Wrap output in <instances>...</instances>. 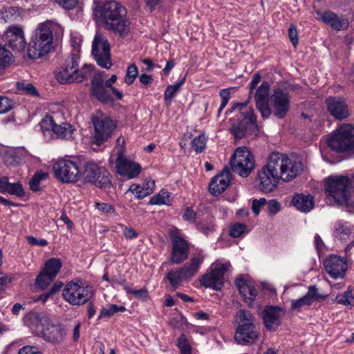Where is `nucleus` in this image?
I'll list each match as a JSON object with an SVG mask.
<instances>
[{"label":"nucleus","mask_w":354,"mask_h":354,"mask_svg":"<svg viewBox=\"0 0 354 354\" xmlns=\"http://www.w3.org/2000/svg\"><path fill=\"white\" fill-rule=\"evenodd\" d=\"M124 6L115 1L104 2L94 11L97 21L106 29L124 37L130 32V22Z\"/></svg>","instance_id":"nucleus-1"},{"label":"nucleus","mask_w":354,"mask_h":354,"mask_svg":"<svg viewBox=\"0 0 354 354\" xmlns=\"http://www.w3.org/2000/svg\"><path fill=\"white\" fill-rule=\"evenodd\" d=\"M62 32L63 28L57 23L47 21L39 24L29 42L28 57L37 59L48 54L53 49V35L58 36Z\"/></svg>","instance_id":"nucleus-2"},{"label":"nucleus","mask_w":354,"mask_h":354,"mask_svg":"<svg viewBox=\"0 0 354 354\" xmlns=\"http://www.w3.org/2000/svg\"><path fill=\"white\" fill-rule=\"evenodd\" d=\"M80 57L72 53L64 63L55 71L56 80L61 84L80 83L88 78L92 71L91 65L79 66Z\"/></svg>","instance_id":"nucleus-3"},{"label":"nucleus","mask_w":354,"mask_h":354,"mask_svg":"<svg viewBox=\"0 0 354 354\" xmlns=\"http://www.w3.org/2000/svg\"><path fill=\"white\" fill-rule=\"evenodd\" d=\"M238 326L234 339L240 345L254 344L259 336V333L254 324V316L249 311L239 310L236 315Z\"/></svg>","instance_id":"nucleus-4"},{"label":"nucleus","mask_w":354,"mask_h":354,"mask_svg":"<svg viewBox=\"0 0 354 354\" xmlns=\"http://www.w3.org/2000/svg\"><path fill=\"white\" fill-rule=\"evenodd\" d=\"M205 257L201 253L194 254L189 263L184 266L169 270L165 276L164 280L169 281L174 290L182 286L184 281H189L199 271Z\"/></svg>","instance_id":"nucleus-5"},{"label":"nucleus","mask_w":354,"mask_h":354,"mask_svg":"<svg viewBox=\"0 0 354 354\" xmlns=\"http://www.w3.org/2000/svg\"><path fill=\"white\" fill-rule=\"evenodd\" d=\"M349 179L347 176H329L326 180L325 192L340 206L348 205L350 203Z\"/></svg>","instance_id":"nucleus-6"},{"label":"nucleus","mask_w":354,"mask_h":354,"mask_svg":"<svg viewBox=\"0 0 354 354\" xmlns=\"http://www.w3.org/2000/svg\"><path fill=\"white\" fill-rule=\"evenodd\" d=\"M272 159L274 162L280 179L289 182L300 175L304 170L301 162L291 159L279 153H272Z\"/></svg>","instance_id":"nucleus-7"},{"label":"nucleus","mask_w":354,"mask_h":354,"mask_svg":"<svg viewBox=\"0 0 354 354\" xmlns=\"http://www.w3.org/2000/svg\"><path fill=\"white\" fill-rule=\"evenodd\" d=\"M231 170L239 176H249L255 167V160L250 151L245 147H238L230 160Z\"/></svg>","instance_id":"nucleus-8"},{"label":"nucleus","mask_w":354,"mask_h":354,"mask_svg":"<svg viewBox=\"0 0 354 354\" xmlns=\"http://www.w3.org/2000/svg\"><path fill=\"white\" fill-rule=\"evenodd\" d=\"M62 295L70 304L81 306L90 300L93 295V290L91 286H84L79 280H73L66 283Z\"/></svg>","instance_id":"nucleus-9"},{"label":"nucleus","mask_w":354,"mask_h":354,"mask_svg":"<svg viewBox=\"0 0 354 354\" xmlns=\"http://www.w3.org/2000/svg\"><path fill=\"white\" fill-rule=\"evenodd\" d=\"M328 145L338 153L354 152V127L348 124H342L328 139Z\"/></svg>","instance_id":"nucleus-10"},{"label":"nucleus","mask_w":354,"mask_h":354,"mask_svg":"<svg viewBox=\"0 0 354 354\" xmlns=\"http://www.w3.org/2000/svg\"><path fill=\"white\" fill-rule=\"evenodd\" d=\"M82 176L86 182L100 188L110 187L111 185V174L109 171L92 161H88L84 165Z\"/></svg>","instance_id":"nucleus-11"},{"label":"nucleus","mask_w":354,"mask_h":354,"mask_svg":"<svg viewBox=\"0 0 354 354\" xmlns=\"http://www.w3.org/2000/svg\"><path fill=\"white\" fill-rule=\"evenodd\" d=\"M171 241V263L180 264L185 261L189 255V247L188 242L183 236L180 230L175 226L168 230Z\"/></svg>","instance_id":"nucleus-12"},{"label":"nucleus","mask_w":354,"mask_h":354,"mask_svg":"<svg viewBox=\"0 0 354 354\" xmlns=\"http://www.w3.org/2000/svg\"><path fill=\"white\" fill-rule=\"evenodd\" d=\"M233 110H239L240 116L238 118L240 122L238 124H234L230 128V132L237 139L243 138L245 135V124H250L257 127V118L254 113L252 107L248 106V102L243 103H236L233 107Z\"/></svg>","instance_id":"nucleus-13"},{"label":"nucleus","mask_w":354,"mask_h":354,"mask_svg":"<svg viewBox=\"0 0 354 354\" xmlns=\"http://www.w3.org/2000/svg\"><path fill=\"white\" fill-rule=\"evenodd\" d=\"M92 121L95 128L92 142L100 146L111 137L116 127V124L109 116L102 115L100 112L93 117Z\"/></svg>","instance_id":"nucleus-14"},{"label":"nucleus","mask_w":354,"mask_h":354,"mask_svg":"<svg viewBox=\"0 0 354 354\" xmlns=\"http://www.w3.org/2000/svg\"><path fill=\"white\" fill-rule=\"evenodd\" d=\"M53 171L55 178L62 183H74L80 176L77 163L69 159H59L53 164Z\"/></svg>","instance_id":"nucleus-15"},{"label":"nucleus","mask_w":354,"mask_h":354,"mask_svg":"<svg viewBox=\"0 0 354 354\" xmlns=\"http://www.w3.org/2000/svg\"><path fill=\"white\" fill-rule=\"evenodd\" d=\"M92 55L97 64L104 68H110L112 66L110 53V44L106 37L97 32L92 43Z\"/></svg>","instance_id":"nucleus-16"},{"label":"nucleus","mask_w":354,"mask_h":354,"mask_svg":"<svg viewBox=\"0 0 354 354\" xmlns=\"http://www.w3.org/2000/svg\"><path fill=\"white\" fill-rule=\"evenodd\" d=\"M257 178L259 188L263 192H271L277 186L280 177L271 155L268 164L258 171Z\"/></svg>","instance_id":"nucleus-17"},{"label":"nucleus","mask_w":354,"mask_h":354,"mask_svg":"<svg viewBox=\"0 0 354 354\" xmlns=\"http://www.w3.org/2000/svg\"><path fill=\"white\" fill-rule=\"evenodd\" d=\"M230 266L229 263H216L209 272L201 276L199 279L202 286L219 290L224 283V274Z\"/></svg>","instance_id":"nucleus-18"},{"label":"nucleus","mask_w":354,"mask_h":354,"mask_svg":"<svg viewBox=\"0 0 354 354\" xmlns=\"http://www.w3.org/2000/svg\"><path fill=\"white\" fill-rule=\"evenodd\" d=\"M270 102L274 115L279 119L283 118L290 109V96L288 91L280 88L273 90Z\"/></svg>","instance_id":"nucleus-19"},{"label":"nucleus","mask_w":354,"mask_h":354,"mask_svg":"<svg viewBox=\"0 0 354 354\" xmlns=\"http://www.w3.org/2000/svg\"><path fill=\"white\" fill-rule=\"evenodd\" d=\"M326 104L328 111L336 120H342L351 115L348 104L340 97H328L326 100Z\"/></svg>","instance_id":"nucleus-20"},{"label":"nucleus","mask_w":354,"mask_h":354,"mask_svg":"<svg viewBox=\"0 0 354 354\" xmlns=\"http://www.w3.org/2000/svg\"><path fill=\"white\" fill-rule=\"evenodd\" d=\"M326 272L333 279L343 278L347 270L346 259L332 254L324 263Z\"/></svg>","instance_id":"nucleus-21"},{"label":"nucleus","mask_w":354,"mask_h":354,"mask_svg":"<svg viewBox=\"0 0 354 354\" xmlns=\"http://www.w3.org/2000/svg\"><path fill=\"white\" fill-rule=\"evenodd\" d=\"M115 165L117 172L128 178L136 177L141 171L140 165L126 158L122 150L118 153Z\"/></svg>","instance_id":"nucleus-22"},{"label":"nucleus","mask_w":354,"mask_h":354,"mask_svg":"<svg viewBox=\"0 0 354 354\" xmlns=\"http://www.w3.org/2000/svg\"><path fill=\"white\" fill-rule=\"evenodd\" d=\"M269 91V84L267 82H264L257 89L254 95L256 107L257 110L261 113V116L263 119L269 118V116L271 114V109L268 104Z\"/></svg>","instance_id":"nucleus-23"},{"label":"nucleus","mask_w":354,"mask_h":354,"mask_svg":"<svg viewBox=\"0 0 354 354\" xmlns=\"http://www.w3.org/2000/svg\"><path fill=\"white\" fill-rule=\"evenodd\" d=\"M5 39L13 50L21 51L26 46L24 33L19 26H10L5 32Z\"/></svg>","instance_id":"nucleus-24"},{"label":"nucleus","mask_w":354,"mask_h":354,"mask_svg":"<svg viewBox=\"0 0 354 354\" xmlns=\"http://www.w3.org/2000/svg\"><path fill=\"white\" fill-rule=\"evenodd\" d=\"M40 334L46 341L58 344L63 341L66 330L64 326L60 324H53L49 319Z\"/></svg>","instance_id":"nucleus-25"},{"label":"nucleus","mask_w":354,"mask_h":354,"mask_svg":"<svg viewBox=\"0 0 354 354\" xmlns=\"http://www.w3.org/2000/svg\"><path fill=\"white\" fill-rule=\"evenodd\" d=\"M283 310L277 306H269L263 312V322L267 329L275 330L281 324Z\"/></svg>","instance_id":"nucleus-26"},{"label":"nucleus","mask_w":354,"mask_h":354,"mask_svg":"<svg viewBox=\"0 0 354 354\" xmlns=\"http://www.w3.org/2000/svg\"><path fill=\"white\" fill-rule=\"evenodd\" d=\"M235 284L245 302L251 304L257 295V290L254 286L241 277L236 279Z\"/></svg>","instance_id":"nucleus-27"},{"label":"nucleus","mask_w":354,"mask_h":354,"mask_svg":"<svg viewBox=\"0 0 354 354\" xmlns=\"http://www.w3.org/2000/svg\"><path fill=\"white\" fill-rule=\"evenodd\" d=\"M49 319L37 312H30L26 316V324L33 331L41 333V330L47 324Z\"/></svg>","instance_id":"nucleus-28"},{"label":"nucleus","mask_w":354,"mask_h":354,"mask_svg":"<svg viewBox=\"0 0 354 354\" xmlns=\"http://www.w3.org/2000/svg\"><path fill=\"white\" fill-rule=\"evenodd\" d=\"M230 181V180L227 172H223L214 176L209 185V192L215 196L221 194L229 186Z\"/></svg>","instance_id":"nucleus-29"},{"label":"nucleus","mask_w":354,"mask_h":354,"mask_svg":"<svg viewBox=\"0 0 354 354\" xmlns=\"http://www.w3.org/2000/svg\"><path fill=\"white\" fill-rule=\"evenodd\" d=\"M292 205L300 212L308 213L314 207V198L311 195L296 194L292 200Z\"/></svg>","instance_id":"nucleus-30"},{"label":"nucleus","mask_w":354,"mask_h":354,"mask_svg":"<svg viewBox=\"0 0 354 354\" xmlns=\"http://www.w3.org/2000/svg\"><path fill=\"white\" fill-rule=\"evenodd\" d=\"M0 192L3 194L8 193L19 198H21L25 195L22 185L19 182L15 183H10L8 178L6 176L0 178Z\"/></svg>","instance_id":"nucleus-31"},{"label":"nucleus","mask_w":354,"mask_h":354,"mask_svg":"<svg viewBox=\"0 0 354 354\" xmlns=\"http://www.w3.org/2000/svg\"><path fill=\"white\" fill-rule=\"evenodd\" d=\"M352 226L348 222L339 221L334 226V236L341 241H347L352 236Z\"/></svg>","instance_id":"nucleus-32"},{"label":"nucleus","mask_w":354,"mask_h":354,"mask_svg":"<svg viewBox=\"0 0 354 354\" xmlns=\"http://www.w3.org/2000/svg\"><path fill=\"white\" fill-rule=\"evenodd\" d=\"M62 266V263L60 259L51 258L46 262L41 271L48 274V276L50 275L53 278H55Z\"/></svg>","instance_id":"nucleus-33"},{"label":"nucleus","mask_w":354,"mask_h":354,"mask_svg":"<svg viewBox=\"0 0 354 354\" xmlns=\"http://www.w3.org/2000/svg\"><path fill=\"white\" fill-rule=\"evenodd\" d=\"M106 88L105 86L91 88V93L100 102H111L114 99L111 97Z\"/></svg>","instance_id":"nucleus-34"},{"label":"nucleus","mask_w":354,"mask_h":354,"mask_svg":"<svg viewBox=\"0 0 354 354\" xmlns=\"http://www.w3.org/2000/svg\"><path fill=\"white\" fill-rule=\"evenodd\" d=\"M74 130L75 129L70 124L63 123L62 124L57 125V127H55V133L59 138L70 139L73 136Z\"/></svg>","instance_id":"nucleus-35"},{"label":"nucleus","mask_w":354,"mask_h":354,"mask_svg":"<svg viewBox=\"0 0 354 354\" xmlns=\"http://www.w3.org/2000/svg\"><path fill=\"white\" fill-rule=\"evenodd\" d=\"M19 15L18 9L15 7H7L0 11V19L5 23L16 20Z\"/></svg>","instance_id":"nucleus-36"},{"label":"nucleus","mask_w":354,"mask_h":354,"mask_svg":"<svg viewBox=\"0 0 354 354\" xmlns=\"http://www.w3.org/2000/svg\"><path fill=\"white\" fill-rule=\"evenodd\" d=\"M185 79L186 77L185 76L178 83L173 85H169L166 88L164 93L165 100L171 101L175 97L176 93L178 92L181 86L185 83Z\"/></svg>","instance_id":"nucleus-37"},{"label":"nucleus","mask_w":354,"mask_h":354,"mask_svg":"<svg viewBox=\"0 0 354 354\" xmlns=\"http://www.w3.org/2000/svg\"><path fill=\"white\" fill-rule=\"evenodd\" d=\"M12 62V53L0 44V70L7 67Z\"/></svg>","instance_id":"nucleus-38"},{"label":"nucleus","mask_w":354,"mask_h":354,"mask_svg":"<svg viewBox=\"0 0 354 354\" xmlns=\"http://www.w3.org/2000/svg\"><path fill=\"white\" fill-rule=\"evenodd\" d=\"M47 177V173L41 171H37L29 181L30 189L33 192H38L40 189V181L46 179Z\"/></svg>","instance_id":"nucleus-39"},{"label":"nucleus","mask_w":354,"mask_h":354,"mask_svg":"<svg viewBox=\"0 0 354 354\" xmlns=\"http://www.w3.org/2000/svg\"><path fill=\"white\" fill-rule=\"evenodd\" d=\"M51 276L48 274L41 272L36 278L35 285L40 289H46L48 285L54 280Z\"/></svg>","instance_id":"nucleus-40"},{"label":"nucleus","mask_w":354,"mask_h":354,"mask_svg":"<svg viewBox=\"0 0 354 354\" xmlns=\"http://www.w3.org/2000/svg\"><path fill=\"white\" fill-rule=\"evenodd\" d=\"M125 310V308L122 306H118L116 304H112L109 308H104L102 309L98 319L103 317H109L113 315L115 313L120 311L123 312Z\"/></svg>","instance_id":"nucleus-41"},{"label":"nucleus","mask_w":354,"mask_h":354,"mask_svg":"<svg viewBox=\"0 0 354 354\" xmlns=\"http://www.w3.org/2000/svg\"><path fill=\"white\" fill-rule=\"evenodd\" d=\"M129 191L131 192L136 198H144L150 194H151V188H145L139 185L133 184L129 187Z\"/></svg>","instance_id":"nucleus-42"},{"label":"nucleus","mask_w":354,"mask_h":354,"mask_svg":"<svg viewBox=\"0 0 354 354\" xmlns=\"http://www.w3.org/2000/svg\"><path fill=\"white\" fill-rule=\"evenodd\" d=\"M138 73V68L135 64H131L127 69L124 82L131 85L133 83Z\"/></svg>","instance_id":"nucleus-43"},{"label":"nucleus","mask_w":354,"mask_h":354,"mask_svg":"<svg viewBox=\"0 0 354 354\" xmlns=\"http://www.w3.org/2000/svg\"><path fill=\"white\" fill-rule=\"evenodd\" d=\"M124 290L127 294H133L135 297L140 300H145L149 297V292L147 288L133 290L129 286H125Z\"/></svg>","instance_id":"nucleus-44"},{"label":"nucleus","mask_w":354,"mask_h":354,"mask_svg":"<svg viewBox=\"0 0 354 354\" xmlns=\"http://www.w3.org/2000/svg\"><path fill=\"white\" fill-rule=\"evenodd\" d=\"M206 138L203 135H199L196 137L192 142V147L197 153H201L206 146Z\"/></svg>","instance_id":"nucleus-45"},{"label":"nucleus","mask_w":354,"mask_h":354,"mask_svg":"<svg viewBox=\"0 0 354 354\" xmlns=\"http://www.w3.org/2000/svg\"><path fill=\"white\" fill-rule=\"evenodd\" d=\"M57 125L53 115H46L40 122L41 129L44 131H51L54 133L55 131V127H57Z\"/></svg>","instance_id":"nucleus-46"},{"label":"nucleus","mask_w":354,"mask_h":354,"mask_svg":"<svg viewBox=\"0 0 354 354\" xmlns=\"http://www.w3.org/2000/svg\"><path fill=\"white\" fill-rule=\"evenodd\" d=\"M169 203V195L167 192H161L152 196L149 201L151 205H167Z\"/></svg>","instance_id":"nucleus-47"},{"label":"nucleus","mask_w":354,"mask_h":354,"mask_svg":"<svg viewBox=\"0 0 354 354\" xmlns=\"http://www.w3.org/2000/svg\"><path fill=\"white\" fill-rule=\"evenodd\" d=\"M17 87L19 91L31 96H37L38 91L32 84H26L24 82H17Z\"/></svg>","instance_id":"nucleus-48"},{"label":"nucleus","mask_w":354,"mask_h":354,"mask_svg":"<svg viewBox=\"0 0 354 354\" xmlns=\"http://www.w3.org/2000/svg\"><path fill=\"white\" fill-rule=\"evenodd\" d=\"M214 226V225L213 223L212 218L210 217H208L206 221L200 222L197 225V228L198 230H200L203 234H208L209 232H213Z\"/></svg>","instance_id":"nucleus-49"},{"label":"nucleus","mask_w":354,"mask_h":354,"mask_svg":"<svg viewBox=\"0 0 354 354\" xmlns=\"http://www.w3.org/2000/svg\"><path fill=\"white\" fill-rule=\"evenodd\" d=\"M306 296L309 297L310 304H312L315 300L325 299L327 298L328 295L319 294L318 292V289L315 287V286H311L308 288V291Z\"/></svg>","instance_id":"nucleus-50"},{"label":"nucleus","mask_w":354,"mask_h":354,"mask_svg":"<svg viewBox=\"0 0 354 354\" xmlns=\"http://www.w3.org/2000/svg\"><path fill=\"white\" fill-rule=\"evenodd\" d=\"M246 225L240 223L233 225L230 230V235L233 238L240 237L246 231Z\"/></svg>","instance_id":"nucleus-51"},{"label":"nucleus","mask_w":354,"mask_h":354,"mask_svg":"<svg viewBox=\"0 0 354 354\" xmlns=\"http://www.w3.org/2000/svg\"><path fill=\"white\" fill-rule=\"evenodd\" d=\"M348 20L344 17H339L336 16V19L333 21L331 24V28L336 30H342L346 29L348 27Z\"/></svg>","instance_id":"nucleus-52"},{"label":"nucleus","mask_w":354,"mask_h":354,"mask_svg":"<svg viewBox=\"0 0 354 354\" xmlns=\"http://www.w3.org/2000/svg\"><path fill=\"white\" fill-rule=\"evenodd\" d=\"M310 301L308 297L304 295L299 299H295L291 301V310H298L302 306L310 305Z\"/></svg>","instance_id":"nucleus-53"},{"label":"nucleus","mask_w":354,"mask_h":354,"mask_svg":"<svg viewBox=\"0 0 354 354\" xmlns=\"http://www.w3.org/2000/svg\"><path fill=\"white\" fill-rule=\"evenodd\" d=\"M177 346L180 349V352L185 353L192 351V347L188 342L187 339L184 334H182L177 340Z\"/></svg>","instance_id":"nucleus-54"},{"label":"nucleus","mask_w":354,"mask_h":354,"mask_svg":"<svg viewBox=\"0 0 354 354\" xmlns=\"http://www.w3.org/2000/svg\"><path fill=\"white\" fill-rule=\"evenodd\" d=\"M13 108L11 100L8 97L0 96V114H3Z\"/></svg>","instance_id":"nucleus-55"},{"label":"nucleus","mask_w":354,"mask_h":354,"mask_svg":"<svg viewBox=\"0 0 354 354\" xmlns=\"http://www.w3.org/2000/svg\"><path fill=\"white\" fill-rule=\"evenodd\" d=\"M104 75H105V73L104 72H101L96 73L94 75L93 80H91V88L105 86Z\"/></svg>","instance_id":"nucleus-56"},{"label":"nucleus","mask_w":354,"mask_h":354,"mask_svg":"<svg viewBox=\"0 0 354 354\" xmlns=\"http://www.w3.org/2000/svg\"><path fill=\"white\" fill-rule=\"evenodd\" d=\"M79 0H54L60 7L65 10H72L77 4Z\"/></svg>","instance_id":"nucleus-57"},{"label":"nucleus","mask_w":354,"mask_h":354,"mask_svg":"<svg viewBox=\"0 0 354 354\" xmlns=\"http://www.w3.org/2000/svg\"><path fill=\"white\" fill-rule=\"evenodd\" d=\"M288 36L292 44L296 47L298 44V36L297 28L294 24H291L288 28Z\"/></svg>","instance_id":"nucleus-58"},{"label":"nucleus","mask_w":354,"mask_h":354,"mask_svg":"<svg viewBox=\"0 0 354 354\" xmlns=\"http://www.w3.org/2000/svg\"><path fill=\"white\" fill-rule=\"evenodd\" d=\"M267 201L265 198H261L259 200L254 199L252 201V209L253 212L258 215L261 211V207L266 204Z\"/></svg>","instance_id":"nucleus-59"},{"label":"nucleus","mask_w":354,"mask_h":354,"mask_svg":"<svg viewBox=\"0 0 354 354\" xmlns=\"http://www.w3.org/2000/svg\"><path fill=\"white\" fill-rule=\"evenodd\" d=\"M337 15L332 11H326L321 14L320 19L326 24L331 26L336 19Z\"/></svg>","instance_id":"nucleus-60"},{"label":"nucleus","mask_w":354,"mask_h":354,"mask_svg":"<svg viewBox=\"0 0 354 354\" xmlns=\"http://www.w3.org/2000/svg\"><path fill=\"white\" fill-rule=\"evenodd\" d=\"M281 208L280 203L275 199H272L268 202V209L272 214H275L279 212Z\"/></svg>","instance_id":"nucleus-61"},{"label":"nucleus","mask_w":354,"mask_h":354,"mask_svg":"<svg viewBox=\"0 0 354 354\" xmlns=\"http://www.w3.org/2000/svg\"><path fill=\"white\" fill-rule=\"evenodd\" d=\"M124 236L129 239H132L138 236V233L132 227H128L125 225H121Z\"/></svg>","instance_id":"nucleus-62"},{"label":"nucleus","mask_w":354,"mask_h":354,"mask_svg":"<svg viewBox=\"0 0 354 354\" xmlns=\"http://www.w3.org/2000/svg\"><path fill=\"white\" fill-rule=\"evenodd\" d=\"M95 207L100 212L104 213H111L114 212L113 206L109 203H96Z\"/></svg>","instance_id":"nucleus-63"},{"label":"nucleus","mask_w":354,"mask_h":354,"mask_svg":"<svg viewBox=\"0 0 354 354\" xmlns=\"http://www.w3.org/2000/svg\"><path fill=\"white\" fill-rule=\"evenodd\" d=\"M18 354H41L39 351H37L34 347L30 346H25L19 350Z\"/></svg>","instance_id":"nucleus-64"}]
</instances>
